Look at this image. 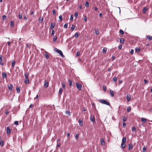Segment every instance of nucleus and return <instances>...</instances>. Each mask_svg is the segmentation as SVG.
I'll return each mask as SVG.
<instances>
[{
	"instance_id": "obj_1",
	"label": "nucleus",
	"mask_w": 152,
	"mask_h": 152,
	"mask_svg": "<svg viewBox=\"0 0 152 152\" xmlns=\"http://www.w3.org/2000/svg\"><path fill=\"white\" fill-rule=\"evenodd\" d=\"M126 140V138L125 137H123V138L121 144V147L122 149L124 148L126 146L125 142Z\"/></svg>"
},
{
	"instance_id": "obj_2",
	"label": "nucleus",
	"mask_w": 152,
	"mask_h": 152,
	"mask_svg": "<svg viewBox=\"0 0 152 152\" xmlns=\"http://www.w3.org/2000/svg\"><path fill=\"white\" fill-rule=\"evenodd\" d=\"M99 101L102 104H106L108 105H110L109 103L104 100L99 99Z\"/></svg>"
},
{
	"instance_id": "obj_3",
	"label": "nucleus",
	"mask_w": 152,
	"mask_h": 152,
	"mask_svg": "<svg viewBox=\"0 0 152 152\" xmlns=\"http://www.w3.org/2000/svg\"><path fill=\"white\" fill-rule=\"evenodd\" d=\"M55 50L56 52L58 53L61 56H63L62 52L61 50H59L57 48H55Z\"/></svg>"
},
{
	"instance_id": "obj_4",
	"label": "nucleus",
	"mask_w": 152,
	"mask_h": 152,
	"mask_svg": "<svg viewBox=\"0 0 152 152\" xmlns=\"http://www.w3.org/2000/svg\"><path fill=\"white\" fill-rule=\"evenodd\" d=\"M76 85L77 88L79 90H80L81 89L82 85L79 83H76Z\"/></svg>"
},
{
	"instance_id": "obj_5",
	"label": "nucleus",
	"mask_w": 152,
	"mask_h": 152,
	"mask_svg": "<svg viewBox=\"0 0 152 152\" xmlns=\"http://www.w3.org/2000/svg\"><path fill=\"white\" fill-rule=\"evenodd\" d=\"M44 86L45 87L47 88L48 86L49 83L46 80H45L44 81Z\"/></svg>"
},
{
	"instance_id": "obj_6",
	"label": "nucleus",
	"mask_w": 152,
	"mask_h": 152,
	"mask_svg": "<svg viewBox=\"0 0 152 152\" xmlns=\"http://www.w3.org/2000/svg\"><path fill=\"white\" fill-rule=\"evenodd\" d=\"M8 89L10 90H12V85L11 84H8L7 85Z\"/></svg>"
},
{
	"instance_id": "obj_7",
	"label": "nucleus",
	"mask_w": 152,
	"mask_h": 152,
	"mask_svg": "<svg viewBox=\"0 0 152 152\" xmlns=\"http://www.w3.org/2000/svg\"><path fill=\"white\" fill-rule=\"evenodd\" d=\"M90 120L93 123L95 122V120L94 118L92 115H91L90 117Z\"/></svg>"
},
{
	"instance_id": "obj_8",
	"label": "nucleus",
	"mask_w": 152,
	"mask_h": 152,
	"mask_svg": "<svg viewBox=\"0 0 152 152\" xmlns=\"http://www.w3.org/2000/svg\"><path fill=\"white\" fill-rule=\"evenodd\" d=\"M7 134H10L11 131V129H10L9 127L7 126Z\"/></svg>"
},
{
	"instance_id": "obj_9",
	"label": "nucleus",
	"mask_w": 152,
	"mask_h": 152,
	"mask_svg": "<svg viewBox=\"0 0 152 152\" xmlns=\"http://www.w3.org/2000/svg\"><path fill=\"white\" fill-rule=\"evenodd\" d=\"M131 97V95L129 94H128L127 95L126 99H127V100L128 101H129L130 100Z\"/></svg>"
},
{
	"instance_id": "obj_10",
	"label": "nucleus",
	"mask_w": 152,
	"mask_h": 152,
	"mask_svg": "<svg viewBox=\"0 0 152 152\" xmlns=\"http://www.w3.org/2000/svg\"><path fill=\"white\" fill-rule=\"evenodd\" d=\"M129 148L128 149L129 150H131L133 148V145L131 143L129 144Z\"/></svg>"
},
{
	"instance_id": "obj_11",
	"label": "nucleus",
	"mask_w": 152,
	"mask_h": 152,
	"mask_svg": "<svg viewBox=\"0 0 152 152\" xmlns=\"http://www.w3.org/2000/svg\"><path fill=\"white\" fill-rule=\"evenodd\" d=\"M2 74L3 77L4 78H6L7 77V75L6 73L5 72H2Z\"/></svg>"
},
{
	"instance_id": "obj_12",
	"label": "nucleus",
	"mask_w": 152,
	"mask_h": 152,
	"mask_svg": "<svg viewBox=\"0 0 152 152\" xmlns=\"http://www.w3.org/2000/svg\"><path fill=\"white\" fill-rule=\"evenodd\" d=\"M110 95L112 97H113L114 96V93L112 90L110 91Z\"/></svg>"
},
{
	"instance_id": "obj_13",
	"label": "nucleus",
	"mask_w": 152,
	"mask_h": 152,
	"mask_svg": "<svg viewBox=\"0 0 152 152\" xmlns=\"http://www.w3.org/2000/svg\"><path fill=\"white\" fill-rule=\"evenodd\" d=\"M24 82L26 84H28L29 82V80L28 79H26L24 80Z\"/></svg>"
},
{
	"instance_id": "obj_14",
	"label": "nucleus",
	"mask_w": 152,
	"mask_h": 152,
	"mask_svg": "<svg viewBox=\"0 0 152 152\" xmlns=\"http://www.w3.org/2000/svg\"><path fill=\"white\" fill-rule=\"evenodd\" d=\"M55 23H51V25L50 26V29H52L55 26Z\"/></svg>"
},
{
	"instance_id": "obj_15",
	"label": "nucleus",
	"mask_w": 152,
	"mask_h": 152,
	"mask_svg": "<svg viewBox=\"0 0 152 152\" xmlns=\"http://www.w3.org/2000/svg\"><path fill=\"white\" fill-rule=\"evenodd\" d=\"M141 121L143 123H145L146 122V119L145 118H142L141 119Z\"/></svg>"
},
{
	"instance_id": "obj_16",
	"label": "nucleus",
	"mask_w": 152,
	"mask_h": 152,
	"mask_svg": "<svg viewBox=\"0 0 152 152\" xmlns=\"http://www.w3.org/2000/svg\"><path fill=\"white\" fill-rule=\"evenodd\" d=\"M146 38L147 39H148L149 41H150L152 39V37L150 35H147Z\"/></svg>"
},
{
	"instance_id": "obj_17",
	"label": "nucleus",
	"mask_w": 152,
	"mask_h": 152,
	"mask_svg": "<svg viewBox=\"0 0 152 152\" xmlns=\"http://www.w3.org/2000/svg\"><path fill=\"white\" fill-rule=\"evenodd\" d=\"M63 91V90L62 88H60L58 92V95H61L62 94Z\"/></svg>"
},
{
	"instance_id": "obj_18",
	"label": "nucleus",
	"mask_w": 152,
	"mask_h": 152,
	"mask_svg": "<svg viewBox=\"0 0 152 152\" xmlns=\"http://www.w3.org/2000/svg\"><path fill=\"white\" fill-rule=\"evenodd\" d=\"M140 48L139 47H137L135 48V50L136 52H139L140 51Z\"/></svg>"
},
{
	"instance_id": "obj_19",
	"label": "nucleus",
	"mask_w": 152,
	"mask_h": 152,
	"mask_svg": "<svg viewBox=\"0 0 152 152\" xmlns=\"http://www.w3.org/2000/svg\"><path fill=\"white\" fill-rule=\"evenodd\" d=\"M24 75L25 77V78L26 79H28V73H24Z\"/></svg>"
},
{
	"instance_id": "obj_20",
	"label": "nucleus",
	"mask_w": 152,
	"mask_h": 152,
	"mask_svg": "<svg viewBox=\"0 0 152 152\" xmlns=\"http://www.w3.org/2000/svg\"><path fill=\"white\" fill-rule=\"evenodd\" d=\"M57 39V37L55 35L53 38V41L54 42L56 41Z\"/></svg>"
},
{
	"instance_id": "obj_21",
	"label": "nucleus",
	"mask_w": 152,
	"mask_h": 152,
	"mask_svg": "<svg viewBox=\"0 0 152 152\" xmlns=\"http://www.w3.org/2000/svg\"><path fill=\"white\" fill-rule=\"evenodd\" d=\"M120 42L121 43L124 44V40L123 38H120Z\"/></svg>"
},
{
	"instance_id": "obj_22",
	"label": "nucleus",
	"mask_w": 152,
	"mask_h": 152,
	"mask_svg": "<svg viewBox=\"0 0 152 152\" xmlns=\"http://www.w3.org/2000/svg\"><path fill=\"white\" fill-rule=\"evenodd\" d=\"M101 144L102 145H104L105 144V142L103 138H102L101 140Z\"/></svg>"
},
{
	"instance_id": "obj_23",
	"label": "nucleus",
	"mask_w": 152,
	"mask_h": 152,
	"mask_svg": "<svg viewBox=\"0 0 152 152\" xmlns=\"http://www.w3.org/2000/svg\"><path fill=\"white\" fill-rule=\"evenodd\" d=\"M4 145V142L3 141L1 140L0 141V145L2 147Z\"/></svg>"
},
{
	"instance_id": "obj_24",
	"label": "nucleus",
	"mask_w": 152,
	"mask_h": 152,
	"mask_svg": "<svg viewBox=\"0 0 152 152\" xmlns=\"http://www.w3.org/2000/svg\"><path fill=\"white\" fill-rule=\"evenodd\" d=\"M65 113L66 114L68 115L69 116L70 115V113L69 111H66L65 112Z\"/></svg>"
},
{
	"instance_id": "obj_25",
	"label": "nucleus",
	"mask_w": 152,
	"mask_h": 152,
	"mask_svg": "<svg viewBox=\"0 0 152 152\" xmlns=\"http://www.w3.org/2000/svg\"><path fill=\"white\" fill-rule=\"evenodd\" d=\"M45 57L47 58L48 59L49 58L48 54L47 52H46L45 53Z\"/></svg>"
},
{
	"instance_id": "obj_26",
	"label": "nucleus",
	"mask_w": 152,
	"mask_h": 152,
	"mask_svg": "<svg viewBox=\"0 0 152 152\" xmlns=\"http://www.w3.org/2000/svg\"><path fill=\"white\" fill-rule=\"evenodd\" d=\"M103 90L104 91H105L106 90L107 87L105 86H103Z\"/></svg>"
},
{
	"instance_id": "obj_27",
	"label": "nucleus",
	"mask_w": 152,
	"mask_h": 152,
	"mask_svg": "<svg viewBox=\"0 0 152 152\" xmlns=\"http://www.w3.org/2000/svg\"><path fill=\"white\" fill-rule=\"evenodd\" d=\"M107 51V48H104L103 49L102 52L104 53H105Z\"/></svg>"
},
{
	"instance_id": "obj_28",
	"label": "nucleus",
	"mask_w": 152,
	"mask_h": 152,
	"mask_svg": "<svg viewBox=\"0 0 152 152\" xmlns=\"http://www.w3.org/2000/svg\"><path fill=\"white\" fill-rule=\"evenodd\" d=\"M16 89L17 91V92L18 93H19L20 92V89L19 87L16 88Z\"/></svg>"
},
{
	"instance_id": "obj_29",
	"label": "nucleus",
	"mask_w": 152,
	"mask_h": 152,
	"mask_svg": "<svg viewBox=\"0 0 152 152\" xmlns=\"http://www.w3.org/2000/svg\"><path fill=\"white\" fill-rule=\"evenodd\" d=\"M74 36L76 38L77 37L79 36L78 32L76 33L74 35Z\"/></svg>"
},
{
	"instance_id": "obj_30",
	"label": "nucleus",
	"mask_w": 152,
	"mask_h": 152,
	"mask_svg": "<svg viewBox=\"0 0 152 152\" xmlns=\"http://www.w3.org/2000/svg\"><path fill=\"white\" fill-rule=\"evenodd\" d=\"M80 55V52L79 51H77L76 54V56L78 57Z\"/></svg>"
},
{
	"instance_id": "obj_31",
	"label": "nucleus",
	"mask_w": 152,
	"mask_h": 152,
	"mask_svg": "<svg viewBox=\"0 0 152 152\" xmlns=\"http://www.w3.org/2000/svg\"><path fill=\"white\" fill-rule=\"evenodd\" d=\"M147 11V9L146 8H144L143 10V11L144 13L145 12Z\"/></svg>"
},
{
	"instance_id": "obj_32",
	"label": "nucleus",
	"mask_w": 152,
	"mask_h": 152,
	"mask_svg": "<svg viewBox=\"0 0 152 152\" xmlns=\"http://www.w3.org/2000/svg\"><path fill=\"white\" fill-rule=\"evenodd\" d=\"M113 80L115 82H116L117 81V77H114L113 78Z\"/></svg>"
},
{
	"instance_id": "obj_33",
	"label": "nucleus",
	"mask_w": 152,
	"mask_h": 152,
	"mask_svg": "<svg viewBox=\"0 0 152 152\" xmlns=\"http://www.w3.org/2000/svg\"><path fill=\"white\" fill-rule=\"evenodd\" d=\"M99 31L98 30H95V33L96 35L99 34Z\"/></svg>"
},
{
	"instance_id": "obj_34",
	"label": "nucleus",
	"mask_w": 152,
	"mask_h": 152,
	"mask_svg": "<svg viewBox=\"0 0 152 152\" xmlns=\"http://www.w3.org/2000/svg\"><path fill=\"white\" fill-rule=\"evenodd\" d=\"M79 124L80 126H82L83 125V121H79Z\"/></svg>"
},
{
	"instance_id": "obj_35",
	"label": "nucleus",
	"mask_w": 152,
	"mask_h": 152,
	"mask_svg": "<svg viewBox=\"0 0 152 152\" xmlns=\"http://www.w3.org/2000/svg\"><path fill=\"white\" fill-rule=\"evenodd\" d=\"M15 64V61H12V67H14Z\"/></svg>"
},
{
	"instance_id": "obj_36",
	"label": "nucleus",
	"mask_w": 152,
	"mask_h": 152,
	"mask_svg": "<svg viewBox=\"0 0 152 152\" xmlns=\"http://www.w3.org/2000/svg\"><path fill=\"white\" fill-rule=\"evenodd\" d=\"M69 85L70 86H71V85L72 84V80H69Z\"/></svg>"
},
{
	"instance_id": "obj_37",
	"label": "nucleus",
	"mask_w": 152,
	"mask_h": 152,
	"mask_svg": "<svg viewBox=\"0 0 152 152\" xmlns=\"http://www.w3.org/2000/svg\"><path fill=\"white\" fill-rule=\"evenodd\" d=\"M68 26V23H65L64 26V28H67Z\"/></svg>"
},
{
	"instance_id": "obj_38",
	"label": "nucleus",
	"mask_w": 152,
	"mask_h": 152,
	"mask_svg": "<svg viewBox=\"0 0 152 152\" xmlns=\"http://www.w3.org/2000/svg\"><path fill=\"white\" fill-rule=\"evenodd\" d=\"M127 110L128 112H130L131 111V107H128Z\"/></svg>"
},
{
	"instance_id": "obj_39",
	"label": "nucleus",
	"mask_w": 152,
	"mask_h": 152,
	"mask_svg": "<svg viewBox=\"0 0 152 152\" xmlns=\"http://www.w3.org/2000/svg\"><path fill=\"white\" fill-rule=\"evenodd\" d=\"M59 18L60 21H61L63 19V17L61 15H60V16H59Z\"/></svg>"
},
{
	"instance_id": "obj_40",
	"label": "nucleus",
	"mask_w": 152,
	"mask_h": 152,
	"mask_svg": "<svg viewBox=\"0 0 152 152\" xmlns=\"http://www.w3.org/2000/svg\"><path fill=\"white\" fill-rule=\"evenodd\" d=\"M55 33V31L53 30H52V32L51 33V35H53Z\"/></svg>"
},
{
	"instance_id": "obj_41",
	"label": "nucleus",
	"mask_w": 152,
	"mask_h": 152,
	"mask_svg": "<svg viewBox=\"0 0 152 152\" xmlns=\"http://www.w3.org/2000/svg\"><path fill=\"white\" fill-rule=\"evenodd\" d=\"M119 32L121 34H124V31L122 30H120Z\"/></svg>"
},
{
	"instance_id": "obj_42",
	"label": "nucleus",
	"mask_w": 152,
	"mask_h": 152,
	"mask_svg": "<svg viewBox=\"0 0 152 152\" xmlns=\"http://www.w3.org/2000/svg\"><path fill=\"white\" fill-rule=\"evenodd\" d=\"M18 17H19V19H21L22 18V14H20L18 15Z\"/></svg>"
},
{
	"instance_id": "obj_43",
	"label": "nucleus",
	"mask_w": 152,
	"mask_h": 152,
	"mask_svg": "<svg viewBox=\"0 0 152 152\" xmlns=\"http://www.w3.org/2000/svg\"><path fill=\"white\" fill-rule=\"evenodd\" d=\"M123 120L124 121H125L126 120V118L125 116H123Z\"/></svg>"
},
{
	"instance_id": "obj_44",
	"label": "nucleus",
	"mask_w": 152,
	"mask_h": 152,
	"mask_svg": "<svg viewBox=\"0 0 152 152\" xmlns=\"http://www.w3.org/2000/svg\"><path fill=\"white\" fill-rule=\"evenodd\" d=\"M75 27V26L74 25H72V26L71 28V29L72 31H73Z\"/></svg>"
},
{
	"instance_id": "obj_45",
	"label": "nucleus",
	"mask_w": 152,
	"mask_h": 152,
	"mask_svg": "<svg viewBox=\"0 0 152 152\" xmlns=\"http://www.w3.org/2000/svg\"><path fill=\"white\" fill-rule=\"evenodd\" d=\"M14 124L16 125H18V122L17 121H15L14 122Z\"/></svg>"
},
{
	"instance_id": "obj_46",
	"label": "nucleus",
	"mask_w": 152,
	"mask_h": 152,
	"mask_svg": "<svg viewBox=\"0 0 152 152\" xmlns=\"http://www.w3.org/2000/svg\"><path fill=\"white\" fill-rule=\"evenodd\" d=\"M79 138V134H76L75 136V138L76 139H77Z\"/></svg>"
},
{
	"instance_id": "obj_47",
	"label": "nucleus",
	"mask_w": 152,
	"mask_h": 152,
	"mask_svg": "<svg viewBox=\"0 0 152 152\" xmlns=\"http://www.w3.org/2000/svg\"><path fill=\"white\" fill-rule=\"evenodd\" d=\"M14 23L13 21H11L10 22V25L11 26H14Z\"/></svg>"
},
{
	"instance_id": "obj_48",
	"label": "nucleus",
	"mask_w": 152,
	"mask_h": 152,
	"mask_svg": "<svg viewBox=\"0 0 152 152\" xmlns=\"http://www.w3.org/2000/svg\"><path fill=\"white\" fill-rule=\"evenodd\" d=\"M43 18H42L41 19V18H39V21L41 23H42L43 22Z\"/></svg>"
},
{
	"instance_id": "obj_49",
	"label": "nucleus",
	"mask_w": 152,
	"mask_h": 152,
	"mask_svg": "<svg viewBox=\"0 0 152 152\" xmlns=\"http://www.w3.org/2000/svg\"><path fill=\"white\" fill-rule=\"evenodd\" d=\"M73 15H71L70 16V20H73Z\"/></svg>"
},
{
	"instance_id": "obj_50",
	"label": "nucleus",
	"mask_w": 152,
	"mask_h": 152,
	"mask_svg": "<svg viewBox=\"0 0 152 152\" xmlns=\"http://www.w3.org/2000/svg\"><path fill=\"white\" fill-rule=\"evenodd\" d=\"M7 18V17L5 15H4L2 16V19H6Z\"/></svg>"
},
{
	"instance_id": "obj_51",
	"label": "nucleus",
	"mask_w": 152,
	"mask_h": 152,
	"mask_svg": "<svg viewBox=\"0 0 152 152\" xmlns=\"http://www.w3.org/2000/svg\"><path fill=\"white\" fill-rule=\"evenodd\" d=\"M132 131L133 132H135L136 131V129L134 127H133L132 128Z\"/></svg>"
},
{
	"instance_id": "obj_52",
	"label": "nucleus",
	"mask_w": 152,
	"mask_h": 152,
	"mask_svg": "<svg viewBox=\"0 0 152 152\" xmlns=\"http://www.w3.org/2000/svg\"><path fill=\"white\" fill-rule=\"evenodd\" d=\"M60 144L59 143L57 142V145L56 146V148H57L58 147H59L60 146Z\"/></svg>"
},
{
	"instance_id": "obj_53",
	"label": "nucleus",
	"mask_w": 152,
	"mask_h": 152,
	"mask_svg": "<svg viewBox=\"0 0 152 152\" xmlns=\"http://www.w3.org/2000/svg\"><path fill=\"white\" fill-rule=\"evenodd\" d=\"M53 14V15H54L56 14V11L55 10H53L52 11Z\"/></svg>"
},
{
	"instance_id": "obj_54",
	"label": "nucleus",
	"mask_w": 152,
	"mask_h": 152,
	"mask_svg": "<svg viewBox=\"0 0 152 152\" xmlns=\"http://www.w3.org/2000/svg\"><path fill=\"white\" fill-rule=\"evenodd\" d=\"M85 5L86 7H88L89 6V3L88 2L86 3Z\"/></svg>"
},
{
	"instance_id": "obj_55",
	"label": "nucleus",
	"mask_w": 152,
	"mask_h": 152,
	"mask_svg": "<svg viewBox=\"0 0 152 152\" xmlns=\"http://www.w3.org/2000/svg\"><path fill=\"white\" fill-rule=\"evenodd\" d=\"M87 18L86 16H85L84 17V20L85 21H87Z\"/></svg>"
},
{
	"instance_id": "obj_56",
	"label": "nucleus",
	"mask_w": 152,
	"mask_h": 152,
	"mask_svg": "<svg viewBox=\"0 0 152 152\" xmlns=\"http://www.w3.org/2000/svg\"><path fill=\"white\" fill-rule=\"evenodd\" d=\"M33 105L32 104H31L29 106V107L30 108H33Z\"/></svg>"
},
{
	"instance_id": "obj_57",
	"label": "nucleus",
	"mask_w": 152,
	"mask_h": 152,
	"mask_svg": "<svg viewBox=\"0 0 152 152\" xmlns=\"http://www.w3.org/2000/svg\"><path fill=\"white\" fill-rule=\"evenodd\" d=\"M130 53L132 54H133L134 53V50L133 49H131L130 51Z\"/></svg>"
},
{
	"instance_id": "obj_58",
	"label": "nucleus",
	"mask_w": 152,
	"mask_h": 152,
	"mask_svg": "<svg viewBox=\"0 0 152 152\" xmlns=\"http://www.w3.org/2000/svg\"><path fill=\"white\" fill-rule=\"evenodd\" d=\"M146 150V148L144 147L143 148V152H145Z\"/></svg>"
},
{
	"instance_id": "obj_59",
	"label": "nucleus",
	"mask_w": 152,
	"mask_h": 152,
	"mask_svg": "<svg viewBox=\"0 0 152 152\" xmlns=\"http://www.w3.org/2000/svg\"><path fill=\"white\" fill-rule=\"evenodd\" d=\"M9 111H8V110H6V111H5V113H6V115L8 114H9Z\"/></svg>"
},
{
	"instance_id": "obj_60",
	"label": "nucleus",
	"mask_w": 152,
	"mask_h": 152,
	"mask_svg": "<svg viewBox=\"0 0 152 152\" xmlns=\"http://www.w3.org/2000/svg\"><path fill=\"white\" fill-rule=\"evenodd\" d=\"M144 81L145 82V83L146 84H147L148 83V81L147 80H146L145 79L144 80Z\"/></svg>"
},
{
	"instance_id": "obj_61",
	"label": "nucleus",
	"mask_w": 152,
	"mask_h": 152,
	"mask_svg": "<svg viewBox=\"0 0 152 152\" xmlns=\"http://www.w3.org/2000/svg\"><path fill=\"white\" fill-rule=\"evenodd\" d=\"M78 16V13H77L75 12V16L77 18Z\"/></svg>"
},
{
	"instance_id": "obj_62",
	"label": "nucleus",
	"mask_w": 152,
	"mask_h": 152,
	"mask_svg": "<svg viewBox=\"0 0 152 152\" xmlns=\"http://www.w3.org/2000/svg\"><path fill=\"white\" fill-rule=\"evenodd\" d=\"M2 56H1L0 57V62L2 61Z\"/></svg>"
},
{
	"instance_id": "obj_63",
	"label": "nucleus",
	"mask_w": 152,
	"mask_h": 152,
	"mask_svg": "<svg viewBox=\"0 0 152 152\" xmlns=\"http://www.w3.org/2000/svg\"><path fill=\"white\" fill-rule=\"evenodd\" d=\"M122 47V46L121 45H119L118 47L119 49H121Z\"/></svg>"
},
{
	"instance_id": "obj_64",
	"label": "nucleus",
	"mask_w": 152,
	"mask_h": 152,
	"mask_svg": "<svg viewBox=\"0 0 152 152\" xmlns=\"http://www.w3.org/2000/svg\"><path fill=\"white\" fill-rule=\"evenodd\" d=\"M62 86V87L63 88H65V84H63Z\"/></svg>"
}]
</instances>
